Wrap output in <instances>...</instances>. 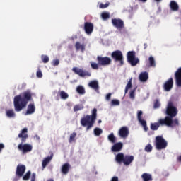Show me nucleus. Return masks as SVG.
Returning a JSON list of instances; mask_svg holds the SVG:
<instances>
[{"label": "nucleus", "mask_w": 181, "mask_h": 181, "mask_svg": "<svg viewBox=\"0 0 181 181\" xmlns=\"http://www.w3.org/2000/svg\"><path fill=\"white\" fill-rule=\"evenodd\" d=\"M165 112L168 116L165 117V119H160L158 120V123H153L151 124V129L153 131H156V129L159 128V124L160 125H166L167 127H171L179 125V120L177 119H173L174 117L177 115V109L176 107L173 106V103H172V102L168 103Z\"/></svg>", "instance_id": "f257e3e1"}, {"label": "nucleus", "mask_w": 181, "mask_h": 181, "mask_svg": "<svg viewBox=\"0 0 181 181\" xmlns=\"http://www.w3.org/2000/svg\"><path fill=\"white\" fill-rule=\"evenodd\" d=\"M32 100V93L30 90H27L19 95L14 98V108L15 111L19 112L26 107L28 103Z\"/></svg>", "instance_id": "f03ea898"}, {"label": "nucleus", "mask_w": 181, "mask_h": 181, "mask_svg": "<svg viewBox=\"0 0 181 181\" xmlns=\"http://www.w3.org/2000/svg\"><path fill=\"white\" fill-rule=\"evenodd\" d=\"M95 119H97V109H93L91 115H86L81 119V124L82 127H87L86 129L88 131L93 128Z\"/></svg>", "instance_id": "7ed1b4c3"}, {"label": "nucleus", "mask_w": 181, "mask_h": 181, "mask_svg": "<svg viewBox=\"0 0 181 181\" xmlns=\"http://www.w3.org/2000/svg\"><path fill=\"white\" fill-rule=\"evenodd\" d=\"M115 159L117 163H122V162H123L124 165H130L134 161V156H124V153H119L116 156Z\"/></svg>", "instance_id": "20e7f679"}, {"label": "nucleus", "mask_w": 181, "mask_h": 181, "mask_svg": "<svg viewBox=\"0 0 181 181\" xmlns=\"http://www.w3.org/2000/svg\"><path fill=\"white\" fill-rule=\"evenodd\" d=\"M156 146L157 149H165L168 146V143L163 136H158L156 138Z\"/></svg>", "instance_id": "39448f33"}, {"label": "nucleus", "mask_w": 181, "mask_h": 181, "mask_svg": "<svg viewBox=\"0 0 181 181\" xmlns=\"http://www.w3.org/2000/svg\"><path fill=\"white\" fill-rule=\"evenodd\" d=\"M127 60L132 66H136L139 63V59L135 57V52L130 51L127 53Z\"/></svg>", "instance_id": "423d86ee"}, {"label": "nucleus", "mask_w": 181, "mask_h": 181, "mask_svg": "<svg viewBox=\"0 0 181 181\" xmlns=\"http://www.w3.org/2000/svg\"><path fill=\"white\" fill-rule=\"evenodd\" d=\"M112 57L116 60V62H119L120 66L124 64V56L122 52L119 50L115 51L112 53Z\"/></svg>", "instance_id": "0eeeda50"}, {"label": "nucleus", "mask_w": 181, "mask_h": 181, "mask_svg": "<svg viewBox=\"0 0 181 181\" xmlns=\"http://www.w3.org/2000/svg\"><path fill=\"white\" fill-rule=\"evenodd\" d=\"M73 71L76 73V74H78L80 77H90L91 76V72L88 71H84L80 68H73Z\"/></svg>", "instance_id": "6e6552de"}, {"label": "nucleus", "mask_w": 181, "mask_h": 181, "mask_svg": "<svg viewBox=\"0 0 181 181\" xmlns=\"http://www.w3.org/2000/svg\"><path fill=\"white\" fill-rule=\"evenodd\" d=\"M118 134L120 138L126 139V138H128V135H129V129L126 126L122 127L119 129Z\"/></svg>", "instance_id": "1a4fd4ad"}, {"label": "nucleus", "mask_w": 181, "mask_h": 181, "mask_svg": "<svg viewBox=\"0 0 181 181\" xmlns=\"http://www.w3.org/2000/svg\"><path fill=\"white\" fill-rule=\"evenodd\" d=\"M112 23L115 28L121 30L124 28V21L119 18H112Z\"/></svg>", "instance_id": "9d476101"}, {"label": "nucleus", "mask_w": 181, "mask_h": 181, "mask_svg": "<svg viewBox=\"0 0 181 181\" xmlns=\"http://www.w3.org/2000/svg\"><path fill=\"white\" fill-rule=\"evenodd\" d=\"M98 61L101 66H108L109 64H111V59L107 57H98Z\"/></svg>", "instance_id": "9b49d317"}, {"label": "nucleus", "mask_w": 181, "mask_h": 181, "mask_svg": "<svg viewBox=\"0 0 181 181\" xmlns=\"http://www.w3.org/2000/svg\"><path fill=\"white\" fill-rule=\"evenodd\" d=\"M19 151H22L23 153H26L27 152H30L32 151V145L30 144H19L18 145Z\"/></svg>", "instance_id": "f8f14e48"}, {"label": "nucleus", "mask_w": 181, "mask_h": 181, "mask_svg": "<svg viewBox=\"0 0 181 181\" xmlns=\"http://www.w3.org/2000/svg\"><path fill=\"white\" fill-rule=\"evenodd\" d=\"M84 30L86 35H91L94 30V25L91 23L86 22L84 24Z\"/></svg>", "instance_id": "ddd939ff"}, {"label": "nucleus", "mask_w": 181, "mask_h": 181, "mask_svg": "<svg viewBox=\"0 0 181 181\" xmlns=\"http://www.w3.org/2000/svg\"><path fill=\"white\" fill-rule=\"evenodd\" d=\"M141 117H142V111L141 110L138 112L137 118H138V120L140 122L141 125H142V127H144V131H148V127H146V122L145 120L142 119V118Z\"/></svg>", "instance_id": "4468645a"}, {"label": "nucleus", "mask_w": 181, "mask_h": 181, "mask_svg": "<svg viewBox=\"0 0 181 181\" xmlns=\"http://www.w3.org/2000/svg\"><path fill=\"white\" fill-rule=\"evenodd\" d=\"M176 84L178 87H181V67L175 72Z\"/></svg>", "instance_id": "2eb2a0df"}, {"label": "nucleus", "mask_w": 181, "mask_h": 181, "mask_svg": "<svg viewBox=\"0 0 181 181\" xmlns=\"http://www.w3.org/2000/svg\"><path fill=\"white\" fill-rule=\"evenodd\" d=\"M173 87V79L171 78L167 81L164 84V89L165 91H170Z\"/></svg>", "instance_id": "dca6fc26"}, {"label": "nucleus", "mask_w": 181, "mask_h": 181, "mask_svg": "<svg viewBox=\"0 0 181 181\" xmlns=\"http://www.w3.org/2000/svg\"><path fill=\"white\" fill-rule=\"evenodd\" d=\"M35 110H36V107H35V104L31 103L28 105V109L26 112L25 113V115H30L32 114H34Z\"/></svg>", "instance_id": "f3484780"}, {"label": "nucleus", "mask_w": 181, "mask_h": 181, "mask_svg": "<svg viewBox=\"0 0 181 181\" xmlns=\"http://www.w3.org/2000/svg\"><path fill=\"white\" fill-rule=\"evenodd\" d=\"M25 170H26V167L25 165H19L17 166L16 175L17 176H23V173H25Z\"/></svg>", "instance_id": "a211bd4d"}, {"label": "nucleus", "mask_w": 181, "mask_h": 181, "mask_svg": "<svg viewBox=\"0 0 181 181\" xmlns=\"http://www.w3.org/2000/svg\"><path fill=\"white\" fill-rule=\"evenodd\" d=\"M124 144L122 142L116 143L112 147V152H119L122 149Z\"/></svg>", "instance_id": "6ab92c4d"}, {"label": "nucleus", "mask_w": 181, "mask_h": 181, "mask_svg": "<svg viewBox=\"0 0 181 181\" xmlns=\"http://www.w3.org/2000/svg\"><path fill=\"white\" fill-rule=\"evenodd\" d=\"M139 78L140 81H141L142 83H145L146 81H148V78H149L148 72H141L139 74Z\"/></svg>", "instance_id": "aec40b11"}, {"label": "nucleus", "mask_w": 181, "mask_h": 181, "mask_svg": "<svg viewBox=\"0 0 181 181\" xmlns=\"http://www.w3.org/2000/svg\"><path fill=\"white\" fill-rule=\"evenodd\" d=\"M18 138H22V141H25L28 138V129L24 128L18 134Z\"/></svg>", "instance_id": "412c9836"}, {"label": "nucleus", "mask_w": 181, "mask_h": 181, "mask_svg": "<svg viewBox=\"0 0 181 181\" xmlns=\"http://www.w3.org/2000/svg\"><path fill=\"white\" fill-rule=\"evenodd\" d=\"M6 115L8 118H15V117H16V115L15 114V110L12 109L6 110Z\"/></svg>", "instance_id": "4be33fe9"}, {"label": "nucleus", "mask_w": 181, "mask_h": 181, "mask_svg": "<svg viewBox=\"0 0 181 181\" xmlns=\"http://www.w3.org/2000/svg\"><path fill=\"white\" fill-rule=\"evenodd\" d=\"M75 47L76 50H80L81 52H82V53H84V50H86V45L80 42H76L75 45Z\"/></svg>", "instance_id": "5701e85b"}, {"label": "nucleus", "mask_w": 181, "mask_h": 181, "mask_svg": "<svg viewBox=\"0 0 181 181\" xmlns=\"http://www.w3.org/2000/svg\"><path fill=\"white\" fill-rule=\"evenodd\" d=\"M69 170H70V164L65 163L62 167V172L64 175H67L69 173Z\"/></svg>", "instance_id": "b1692460"}, {"label": "nucleus", "mask_w": 181, "mask_h": 181, "mask_svg": "<svg viewBox=\"0 0 181 181\" xmlns=\"http://www.w3.org/2000/svg\"><path fill=\"white\" fill-rule=\"evenodd\" d=\"M52 158L53 156L44 158V160H42V169H45V168H46V166H47V165L50 163V160H52Z\"/></svg>", "instance_id": "393cba45"}, {"label": "nucleus", "mask_w": 181, "mask_h": 181, "mask_svg": "<svg viewBox=\"0 0 181 181\" xmlns=\"http://www.w3.org/2000/svg\"><path fill=\"white\" fill-rule=\"evenodd\" d=\"M170 6L172 11H179V5L175 1L170 2Z\"/></svg>", "instance_id": "a878e982"}, {"label": "nucleus", "mask_w": 181, "mask_h": 181, "mask_svg": "<svg viewBox=\"0 0 181 181\" xmlns=\"http://www.w3.org/2000/svg\"><path fill=\"white\" fill-rule=\"evenodd\" d=\"M89 87L90 88H93V90H97L98 88V81H92L88 83Z\"/></svg>", "instance_id": "bb28decb"}, {"label": "nucleus", "mask_w": 181, "mask_h": 181, "mask_svg": "<svg viewBox=\"0 0 181 181\" xmlns=\"http://www.w3.org/2000/svg\"><path fill=\"white\" fill-rule=\"evenodd\" d=\"M76 136H77V133L73 132L70 134L69 142V144H73V142H76Z\"/></svg>", "instance_id": "cd10ccee"}, {"label": "nucleus", "mask_w": 181, "mask_h": 181, "mask_svg": "<svg viewBox=\"0 0 181 181\" xmlns=\"http://www.w3.org/2000/svg\"><path fill=\"white\" fill-rule=\"evenodd\" d=\"M144 181H152V175L148 173H144L141 176Z\"/></svg>", "instance_id": "c85d7f7f"}, {"label": "nucleus", "mask_w": 181, "mask_h": 181, "mask_svg": "<svg viewBox=\"0 0 181 181\" xmlns=\"http://www.w3.org/2000/svg\"><path fill=\"white\" fill-rule=\"evenodd\" d=\"M59 95L62 100H67L69 98V93L64 92V90L59 91Z\"/></svg>", "instance_id": "c756f323"}, {"label": "nucleus", "mask_w": 181, "mask_h": 181, "mask_svg": "<svg viewBox=\"0 0 181 181\" xmlns=\"http://www.w3.org/2000/svg\"><path fill=\"white\" fill-rule=\"evenodd\" d=\"M132 88V78H131L129 82L127 83L126 88H125V93H128V90Z\"/></svg>", "instance_id": "7c9ffc66"}, {"label": "nucleus", "mask_w": 181, "mask_h": 181, "mask_svg": "<svg viewBox=\"0 0 181 181\" xmlns=\"http://www.w3.org/2000/svg\"><path fill=\"white\" fill-rule=\"evenodd\" d=\"M108 140L112 142V144H115V142L117 141V138H115V136H114V133H111L108 136Z\"/></svg>", "instance_id": "2f4dec72"}, {"label": "nucleus", "mask_w": 181, "mask_h": 181, "mask_svg": "<svg viewBox=\"0 0 181 181\" xmlns=\"http://www.w3.org/2000/svg\"><path fill=\"white\" fill-rule=\"evenodd\" d=\"M119 104H120L119 100L112 99L111 100L110 105H112V107H115V106L119 105Z\"/></svg>", "instance_id": "473e14b6"}, {"label": "nucleus", "mask_w": 181, "mask_h": 181, "mask_svg": "<svg viewBox=\"0 0 181 181\" xmlns=\"http://www.w3.org/2000/svg\"><path fill=\"white\" fill-rule=\"evenodd\" d=\"M76 91L78 93V94H84L86 93V90H84V87L82 86H79L76 88Z\"/></svg>", "instance_id": "72a5a7b5"}, {"label": "nucleus", "mask_w": 181, "mask_h": 181, "mask_svg": "<svg viewBox=\"0 0 181 181\" xmlns=\"http://www.w3.org/2000/svg\"><path fill=\"white\" fill-rule=\"evenodd\" d=\"M148 62L151 67H155V66H156V64L155 63V58H153V57H150L148 58Z\"/></svg>", "instance_id": "f704fd0d"}, {"label": "nucleus", "mask_w": 181, "mask_h": 181, "mask_svg": "<svg viewBox=\"0 0 181 181\" xmlns=\"http://www.w3.org/2000/svg\"><path fill=\"white\" fill-rule=\"evenodd\" d=\"M101 134H103V129L100 128H95L94 129V134L95 135V136H100Z\"/></svg>", "instance_id": "c9c22d12"}, {"label": "nucleus", "mask_w": 181, "mask_h": 181, "mask_svg": "<svg viewBox=\"0 0 181 181\" xmlns=\"http://www.w3.org/2000/svg\"><path fill=\"white\" fill-rule=\"evenodd\" d=\"M101 18L103 21H105L110 18V13L108 12H103L101 13Z\"/></svg>", "instance_id": "e433bc0d"}, {"label": "nucleus", "mask_w": 181, "mask_h": 181, "mask_svg": "<svg viewBox=\"0 0 181 181\" xmlns=\"http://www.w3.org/2000/svg\"><path fill=\"white\" fill-rule=\"evenodd\" d=\"M135 91H136V88L132 89L129 92V98L132 100H134L135 99Z\"/></svg>", "instance_id": "4c0bfd02"}, {"label": "nucleus", "mask_w": 181, "mask_h": 181, "mask_svg": "<svg viewBox=\"0 0 181 181\" xmlns=\"http://www.w3.org/2000/svg\"><path fill=\"white\" fill-rule=\"evenodd\" d=\"M84 108V106L82 104L76 105L74 107V111H80V110H83Z\"/></svg>", "instance_id": "58836bf2"}, {"label": "nucleus", "mask_w": 181, "mask_h": 181, "mask_svg": "<svg viewBox=\"0 0 181 181\" xmlns=\"http://www.w3.org/2000/svg\"><path fill=\"white\" fill-rule=\"evenodd\" d=\"M109 6H110V3H105V4H100L99 5V8L100 9H105V8H108Z\"/></svg>", "instance_id": "ea45409f"}, {"label": "nucleus", "mask_w": 181, "mask_h": 181, "mask_svg": "<svg viewBox=\"0 0 181 181\" xmlns=\"http://www.w3.org/2000/svg\"><path fill=\"white\" fill-rule=\"evenodd\" d=\"M41 59L43 63H47L49 62V57H47V55H42L41 57Z\"/></svg>", "instance_id": "a19ab883"}, {"label": "nucleus", "mask_w": 181, "mask_h": 181, "mask_svg": "<svg viewBox=\"0 0 181 181\" xmlns=\"http://www.w3.org/2000/svg\"><path fill=\"white\" fill-rule=\"evenodd\" d=\"M90 66L94 70H98V64L95 62H90Z\"/></svg>", "instance_id": "79ce46f5"}, {"label": "nucleus", "mask_w": 181, "mask_h": 181, "mask_svg": "<svg viewBox=\"0 0 181 181\" xmlns=\"http://www.w3.org/2000/svg\"><path fill=\"white\" fill-rule=\"evenodd\" d=\"M30 177V171H28L23 177V180H29Z\"/></svg>", "instance_id": "37998d69"}, {"label": "nucleus", "mask_w": 181, "mask_h": 181, "mask_svg": "<svg viewBox=\"0 0 181 181\" xmlns=\"http://www.w3.org/2000/svg\"><path fill=\"white\" fill-rule=\"evenodd\" d=\"M146 152H152V145L148 144L145 147Z\"/></svg>", "instance_id": "c03bdc74"}, {"label": "nucleus", "mask_w": 181, "mask_h": 181, "mask_svg": "<svg viewBox=\"0 0 181 181\" xmlns=\"http://www.w3.org/2000/svg\"><path fill=\"white\" fill-rule=\"evenodd\" d=\"M160 107V102H159V100H156L154 103V108H159Z\"/></svg>", "instance_id": "a18cd8bd"}, {"label": "nucleus", "mask_w": 181, "mask_h": 181, "mask_svg": "<svg viewBox=\"0 0 181 181\" xmlns=\"http://www.w3.org/2000/svg\"><path fill=\"white\" fill-rule=\"evenodd\" d=\"M59 63H60V61H59V59H54L52 61L53 66H59Z\"/></svg>", "instance_id": "49530a36"}, {"label": "nucleus", "mask_w": 181, "mask_h": 181, "mask_svg": "<svg viewBox=\"0 0 181 181\" xmlns=\"http://www.w3.org/2000/svg\"><path fill=\"white\" fill-rule=\"evenodd\" d=\"M43 76V74H42V71H37V77H38V78H42V77Z\"/></svg>", "instance_id": "de8ad7c7"}, {"label": "nucleus", "mask_w": 181, "mask_h": 181, "mask_svg": "<svg viewBox=\"0 0 181 181\" xmlns=\"http://www.w3.org/2000/svg\"><path fill=\"white\" fill-rule=\"evenodd\" d=\"M111 95H112L111 93L107 94V95H106V97H105V100H106L107 101H110V100H111Z\"/></svg>", "instance_id": "09e8293b"}, {"label": "nucleus", "mask_w": 181, "mask_h": 181, "mask_svg": "<svg viewBox=\"0 0 181 181\" xmlns=\"http://www.w3.org/2000/svg\"><path fill=\"white\" fill-rule=\"evenodd\" d=\"M36 179V174L33 173L32 177H31V181H35Z\"/></svg>", "instance_id": "8fccbe9b"}, {"label": "nucleus", "mask_w": 181, "mask_h": 181, "mask_svg": "<svg viewBox=\"0 0 181 181\" xmlns=\"http://www.w3.org/2000/svg\"><path fill=\"white\" fill-rule=\"evenodd\" d=\"M4 148H5V145H4V144H0V153L2 152V149H4Z\"/></svg>", "instance_id": "3c124183"}, {"label": "nucleus", "mask_w": 181, "mask_h": 181, "mask_svg": "<svg viewBox=\"0 0 181 181\" xmlns=\"http://www.w3.org/2000/svg\"><path fill=\"white\" fill-rule=\"evenodd\" d=\"M111 181H118V177H113Z\"/></svg>", "instance_id": "603ef678"}, {"label": "nucleus", "mask_w": 181, "mask_h": 181, "mask_svg": "<svg viewBox=\"0 0 181 181\" xmlns=\"http://www.w3.org/2000/svg\"><path fill=\"white\" fill-rule=\"evenodd\" d=\"M177 160H179V162H181V156L177 157Z\"/></svg>", "instance_id": "864d4df0"}, {"label": "nucleus", "mask_w": 181, "mask_h": 181, "mask_svg": "<svg viewBox=\"0 0 181 181\" xmlns=\"http://www.w3.org/2000/svg\"><path fill=\"white\" fill-rule=\"evenodd\" d=\"M35 139H37V141H39L40 139V137H39V136H35Z\"/></svg>", "instance_id": "5fc2aeb1"}, {"label": "nucleus", "mask_w": 181, "mask_h": 181, "mask_svg": "<svg viewBox=\"0 0 181 181\" xmlns=\"http://www.w3.org/2000/svg\"><path fill=\"white\" fill-rule=\"evenodd\" d=\"M141 2H146V0H139Z\"/></svg>", "instance_id": "6e6d98bb"}, {"label": "nucleus", "mask_w": 181, "mask_h": 181, "mask_svg": "<svg viewBox=\"0 0 181 181\" xmlns=\"http://www.w3.org/2000/svg\"><path fill=\"white\" fill-rule=\"evenodd\" d=\"M162 0H156V2H160Z\"/></svg>", "instance_id": "4d7b16f0"}, {"label": "nucleus", "mask_w": 181, "mask_h": 181, "mask_svg": "<svg viewBox=\"0 0 181 181\" xmlns=\"http://www.w3.org/2000/svg\"><path fill=\"white\" fill-rule=\"evenodd\" d=\"M98 124H101V120H98Z\"/></svg>", "instance_id": "13d9d810"}]
</instances>
